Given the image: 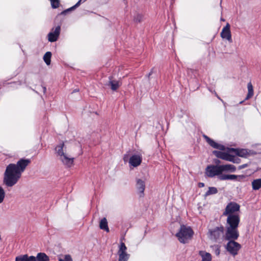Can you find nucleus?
I'll return each mask as SVG.
<instances>
[{
    "instance_id": "nucleus-5",
    "label": "nucleus",
    "mask_w": 261,
    "mask_h": 261,
    "mask_svg": "<svg viewBox=\"0 0 261 261\" xmlns=\"http://www.w3.org/2000/svg\"><path fill=\"white\" fill-rule=\"evenodd\" d=\"M224 227L222 225L210 229L207 233L208 237L212 240L217 241L223 236Z\"/></svg>"
},
{
    "instance_id": "nucleus-38",
    "label": "nucleus",
    "mask_w": 261,
    "mask_h": 261,
    "mask_svg": "<svg viewBox=\"0 0 261 261\" xmlns=\"http://www.w3.org/2000/svg\"><path fill=\"white\" fill-rule=\"evenodd\" d=\"M238 160H239V159H236L235 158H234V161H236L237 162L236 163H239V161Z\"/></svg>"
},
{
    "instance_id": "nucleus-21",
    "label": "nucleus",
    "mask_w": 261,
    "mask_h": 261,
    "mask_svg": "<svg viewBox=\"0 0 261 261\" xmlns=\"http://www.w3.org/2000/svg\"><path fill=\"white\" fill-rule=\"evenodd\" d=\"M35 261H49V258L45 253L40 252L35 256Z\"/></svg>"
},
{
    "instance_id": "nucleus-19",
    "label": "nucleus",
    "mask_w": 261,
    "mask_h": 261,
    "mask_svg": "<svg viewBox=\"0 0 261 261\" xmlns=\"http://www.w3.org/2000/svg\"><path fill=\"white\" fill-rule=\"evenodd\" d=\"M222 173L223 172H234L236 170V167L231 164L220 165Z\"/></svg>"
},
{
    "instance_id": "nucleus-36",
    "label": "nucleus",
    "mask_w": 261,
    "mask_h": 261,
    "mask_svg": "<svg viewBox=\"0 0 261 261\" xmlns=\"http://www.w3.org/2000/svg\"><path fill=\"white\" fill-rule=\"evenodd\" d=\"M124 161L125 162L127 161L126 156L125 155L123 158Z\"/></svg>"
},
{
    "instance_id": "nucleus-16",
    "label": "nucleus",
    "mask_w": 261,
    "mask_h": 261,
    "mask_svg": "<svg viewBox=\"0 0 261 261\" xmlns=\"http://www.w3.org/2000/svg\"><path fill=\"white\" fill-rule=\"evenodd\" d=\"M203 137L206 142L213 148L218 149L220 150H225V147L224 145L217 143L206 135H203Z\"/></svg>"
},
{
    "instance_id": "nucleus-35",
    "label": "nucleus",
    "mask_w": 261,
    "mask_h": 261,
    "mask_svg": "<svg viewBox=\"0 0 261 261\" xmlns=\"http://www.w3.org/2000/svg\"><path fill=\"white\" fill-rule=\"evenodd\" d=\"M247 164H244L240 166V169H243L247 167Z\"/></svg>"
},
{
    "instance_id": "nucleus-9",
    "label": "nucleus",
    "mask_w": 261,
    "mask_h": 261,
    "mask_svg": "<svg viewBox=\"0 0 261 261\" xmlns=\"http://www.w3.org/2000/svg\"><path fill=\"white\" fill-rule=\"evenodd\" d=\"M226 226L227 227H238L240 221L239 215L226 216Z\"/></svg>"
},
{
    "instance_id": "nucleus-7",
    "label": "nucleus",
    "mask_w": 261,
    "mask_h": 261,
    "mask_svg": "<svg viewBox=\"0 0 261 261\" xmlns=\"http://www.w3.org/2000/svg\"><path fill=\"white\" fill-rule=\"evenodd\" d=\"M240 208V206L239 204L234 202H231L226 206L225 211L223 213V215L226 216L231 215H239L238 212L239 211Z\"/></svg>"
},
{
    "instance_id": "nucleus-22",
    "label": "nucleus",
    "mask_w": 261,
    "mask_h": 261,
    "mask_svg": "<svg viewBox=\"0 0 261 261\" xmlns=\"http://www.w3.org/2000/svg\"><path fill=\"white\" fill-rule=\"evenodd\" d=\"M200 256L202 258L201 261H211L212 256L210 253L206 252L204 251H200L199 253Z\"/></svg>"
},
{
    "instance_id": "nucleus-31",
    "label": "nucleus",
    "mask_w": 261,
    "mask_h": 261,
    "mask_svg": "<svg viewBox=\"0 0 261 261\" xmlns=\"http://www.w3.org/2000/svg\"><path fill=\"white\" fill-rule=\"evenodd\" d=\"M59 261H73L71 256L69 254H66L63 258H60Z\"/></svg>"
},
{
    "instance_id": "nucleus-10",
    "label": "nucleus",
    "mask_w": 261,
    "mask_h": 261,
    "mask_svg": "<svg viewBox=\"0 0 261 261\" xmlns=\"http://www.w3.org/2000/svg\"><path fill=\"white\" fill-rule=\"evenodd\" d=\"M126 250L127 248L125 244L121 242L119 247L118 251V254L119 255L118 261H127L129 257V254L127 253Z\"/></svg>"
},
{
    "instance_id": "nucleus-23",
    "label": "nucleus",
    "mask_w": 261,
    "mask_h": 261,
    "mask_svg": "<svg viewBox=\"0 0 261 261\" xmlns=\"http://www.w3.org/2000/svg\"><path fill=\"white\" fill-rule=\"evenodd\" d=\"M99 227L101 229L104 230L107 232L109 231L107 220L106 218H103L100 220L99 223Z\"/></svg>"
},
{
    "instance_id": "nucleus-39",
    "label": "nucleus",
    "mask_w": 261,
    "mask_h": 261,
    "mask_svg": "<svg viewBox=\"0 0 261 261\" xmlns=\"http://www.w3.org/2000/svg\"><path fill=\"white\" fill-rule=\"evenodd\" d=\"M220 161L218 160L216 162V163L219 164V163H220Z\"/></svg>"
},
{
    "instance_id": "nucleus-37",
    "label": "nucleus",
    "mask_w": 261,
    "mask_h": 261,
    "mask_svg": "<svg viewBox=\"0 0 261 261\" xmlns=\"http://www.w3.org/2000/svg\"><path fill=\"white\" fill-rule=\"evenodd\" d=\"M199 185H200V187H203L204 186V184L203 183H200Z\"/></svg>"
},
{
    "instance_id": "nucleus-34",
    "label": "nucleus",
    "mask_w": 261,
    "mask_h": 261,
    "mask_svg": "<svg viewBox=\"0 0 261 261\" xmlns=\"http://www.w3.org/2000/svg\"><path fill=\"white\" fill-rule=\"evenodd\" d=\"M220 248H219V247H218V246H217V248H216V249L215 250V254L217 255H219V254H220Z\"/></svg>"
},
{
    "instance_id": "nucleus-27",
    "label": "nucleus",
    "mask_w": 261,
    "mask_h": 261,
    "mask_svg": "<svg viewBox=\"0 0 261 261\" xmlns=\"http://www.w3.org/2000/svg\"><path fill=\"white\" fill-rule=\"evenodd\" d=\"M51 56V54L50 52H47L44 55L43 59L45 63L48 65L50 64V58Z\"/></svg>"
},
{
    "instance_id": "nucleus-1",
    "label": "nucleus",
    "mask_w": 261,
    "mask_h": 261,
    "mask_svg": "<svg viewBox=\"0 0 261 261\" xmlns=\"http://www.w3.org/2000/svg\"><path fill=\"white\" fill-rule=\"evenodd\" d=\"M30 162V159H21L16 164L8 165L4 174V184L8 187H12L16 185Z\"/></svg>"
},
{
    "instance_id": "nucleus-33",
    "label": "nucleus",
    "mask_w": 261,
    "mask_h": 261,
    "mask_svg": "<svg viewBox=\"0 0 261 261\" xmlns=\"http://www.w3.org/2000/svg\"><path fill=\"white\" fill-rule=\"evenodd\" d=\"M143 16L141 15H137L135 18L136 22H141L142 20Z\"/></svg>"
},
{
    "instance_id": "nucleus-3",
    "label": "nucleus",
    "mask_w": 261,
    "mask_h": 261,
    "mask_svg": "<svg viewBox=\"0 0 261 261\" xmlns=\"http://www.w3.org/2000/svg\"><path fill=\"white\" fill-rule=\"evenodd\" d=\"M194 232L190 227L182 225L176 233L178 241L183 244L187 243L192 239Z\"/></svg>"
},
{
    "instance_id": "nucleus-11",
    "label": "nucleus",
    "mask_w": 261,
    "mask_h": 261,
    "mask_svg": "<svg viewBox=\"0 0 261 261\" xmlns=\"http://www.w3.org/2000/svg\"><path fill=\"white\" fill-rule=\"evenodd\" d=\"M142 161V155L140 153L134 154L131 155L129 159L128 163L129 167H137L139 166Z\"/></svg>"
},
{
    "instance_id": "nucleus-13",
    "label": "nucleus",
    "mask_w": 261,
    "mask_h": 261,
    "mask_svg": "<svg viewBox=\"0 0 261 261\" xmlns=\"http://www.w3.org/2000/svg\"><path fill=\"white\" fill-rule=\"evenodd\" d=\"M60 30L61 28L60 26H57L55 29H52L50 32H49L47 35L48 41L50 42L56 41L59 37Z\"/></svg>"
},
{
    "instance_id": "nucleus-26",
    "label": "nucleus",
    "mask_w": 261,
    "mask_h": 261,
    "mask_svg": "<svg viewBox=\"0 0 261 261\" xmlns=\"http://www.w3.org/2000/svg\"><path fill=\"white\" fill-rule=\"evenodd\" d=\"M252 187L254 190H258L261 188V178L256 179L252 181Z\"/></svg>"
},
{
    "instance_id": "nucleus-8",
    "label": "nucleus",
    "mask_w": 261,
    "mask_h": 261,
    "mask_svg": "<svg viewBox=\"0 0 261 261\" xmlns=\"http://www.w3.org/2000/svg\"><path fill=\"white\" fill-rule=\"evenodd\" d=\"M235 240H229L226 246V249L228 252L233 256L236 255L239 250L241 249V245Z\"/></svg>"
},
{
    "instance_id": "nucleus-12",
    "label": "nucleus",
    "mask_w": 261,
    "mask_h": 261,
    "mask_svg": "<svg viewBox=\"0 0 261 261\" xmlns=\"http://www.w3.org/2000/svg\"><path fill=\"white\" fill-rule=\"evenodd\" d=\"M213 153L214 155H215L218 158L225 161L232 162L233 163H237V162L234 161V156L230 155L228 153L218 150H215L213 152Z\"/></svg>"
},
{
    "instance_id": "nucleus-25",
    "label": "nucleus",
    "mask_w": 261,
    "mask_h": 261,
    "mask_svg": "<svg viewBox=\"0 0 261 261\" xmlns=\"http://www.w3.org/2000/svg\"><path fill=\"white\" fill-rule=\"evenodd\" d=\"M248 94L245 98V100L249 99L251 98L254 94L253 86L251 82H249L247 85Z\"/></svg>"
},
{
    "instance_id": "nucleus-24",
    "label": "nucleus",
    "mask_w": 261,
    "mask_h": 261,
    "mask_svg": "<svg viewBox=\"0 0 261 261\" xmlns=\"http://www.w3.org/2000/svg\"><path fill=\"white\" fill-rule=\"evenodd\" d=\"M109 85L112 90H116L121 85V83L118 81L113 80L109 82Z\"/></svg>"
},
{
    "instance_id": "nucleus-4",
    "label": "nucleus",
    "mask_w": 261,
    "mask_h": 261,
    "mask_svg": "<svg viewBox=\"0 0 261 261\" xmlns=\"http://www.w3.org/2000/svg\"><path fill=\"white\" fill-rule=\"evenodd\" d=\"M205 174L209 177H214L217 176L218 178L223 175L222 173L221 166L220 165H208L205 169Z\"/></svg>"
},
{
    "instance_id": "nucleus-15",
    "label": "nucleus",
    "mask_w": 261,
    "mask_h": 261,
    "mask_svg": "<svg viewBox=\"0 0 261 261\" xmlns=\"http://www.w3.org/2000/svg\"><path fill=\"white\" fill-rule=\"evenodd\" d=\"M230 28L229 24L227 23L226 25L222 29L220 36L222 39H226L229 42H232V40Z\"/></svg>"
},
{
    "instance_id": "nucleus-32",
    "label": "nucleus",
    "mask_w": 261,
    "mask_h": 261,
    "mask_svg": "<svg viewBox=\"0 0 261 261\" xmlns=\"http://www.w3.org/2000/svg\"><path fill=\"white\" fill-rule=\"evenodd\" d=\"M86 1L87 0H79V2L74 6H73L72 7H71L70 8L68 9L67 11H69V10L74 9L76 7H78L81 4V3L84 2Z\"/></svg>"
},
{
    "instance_id": "nucleus-40",
    "label": "nucleus",
    "mask_w": 261,
    "mask_h": 261,
    "mask_svg": "<svg viewBox=\"0 0 261 261\" xmlns=\"http://www.w3.org/2000/svg\"><path fill=\"white\" fill-rule=\"evenodd\" d=\"M43 91H44V92H45V91H46V88L45 87H43Z\"/></svg>"
},
{
    "instance_id": "nucleus-43",
    "label": "nucleus",
    "mask_w": 261,
    "mask_h": 261,
    "mask_svg": "<svg viewBox=\"0 0 261 261\" xmlns=\"http://www.w3.org/2000/svg\"><path fill=\"white\" fill-rule=\"evenodd\" d=\"M243 102V101H242L240 102V104H242Z\"/></svg>"
},
{
    "instance_id": "nucleus-28",
    "label": "nucleus",
    "mask_w": 261,
    "mask_h": 261,
    "mask_svg": "<svg viewBox=\"0 0 261 261\" xmlns=\"http://www.w3.org/2000/svg\"><path fill=\"white\" fill-rule=\"evenodd\" d=\"M218 192V190L215 187H210L208 191L206 192L205 195L208 196L212 194H216Z\"/></svg>"
},
{
    "instance_id": "nucleus-41",
    "label": "nucleus",
    "mask_w": 261,
    "mask_h": 261,
    "mask_svg": "<svg viewBox=\"0 0 261 261\" xmlns=\"http://www.w3.org/2000/svg\"><path fill=\"white\" fill-rule=\"evenodd\" d=\"M217 97L218 98V99H219L220 100H221V101H222V100L217 95Z\"/></svg>"
},
{
    "instance_id": "nucleus-29",
    "label": "nucleus",
    "mask_w": 261,
    "mask_h": 261,
    "mask_svg": "<svg viewBox=\"0 0 261 261\" xmlns=\"http://www.w3.org/2000/svg\"><path fill=\"white\" fill-rule=\"evenodd\" d=\"M5 197V191L3 187L0 186V203H2Z\"/></svg>"
},
{
    "instance_id": "nucleus-30",
    "label": "nucleus",
    "mask_w": 261,
    "mask_h": 261,
    "mask_svg": "<svg viewBox=\"0 0 261 261\" xmlns=\"http://www.w3.org/2000/svg\"><path fill=\"white\" fill-rule=\"evenodd\" d=\"M51 7L53 8H57L59 5V0H50Z\"/></svg>"
},
{
    "instance_id": "nucleus-2",
    "label": "nucleus",
    "mask_w": 261,
    "mask_h": 261,
    "mask_svg": "<svg viewBox=\"0 0 261 261\" xmlns=\"http://www.w3.org/2000/svg\"><path fill=\"white\" fill-rule=\"evenodd\" d=\"M55 150L59 159L63 165L67 167H71L73 165L74 159L66 152V147L64 143H61L58 145L56 147Z\"/></svg>"
},
{
    "instance_id": "nucleus-18",
    "label": "nucleus",
    "mask_w": 261,
    "mask_h": 261,
    "mask_svg": "<svg viewBox=\"0 0 261 261\" xmlns=\"http://www.w3.org/2000/svg\"><path fill=\"white\" fill-rule=\"evenodd\" d=\"M244 176L243 175H237L234 174H223L219 177V179L221 180H236L238 178H243Z\"/></svg>"
},
{
    "instance_id": "nucleus-6",
    "label": "nucleus",
    "mask_w": 261,
    "mask_h": 261,
    "mask_svg": "<svg viewBox=\"0 0 261 261\" xmlns=\"http://www.w3.org/2000/svg\"><path fill=\"white\" fill-rule=\"evenodd\" d=\"M226 231L224 235L226 240H236L239 237V232L238 227H231L225 226Z\"/></svg>"
},
{
    "instance_id": "nucleus-42",
    "label": "nucleus",
    "mask_w": 261,
    "mask_h": 261,
    "mask_svg": "<svg viewBox=\"0 0 261 261\" xmlns=\"http://www.w3.org/2000/svg\"><path fill=\"white\" fill-rule=\"evenodd\" d=\"M221 21H224L225 20H224L223 18H221Z\"/></svg>"
},
{
    "instance_id": "nucleus-20",
    "label": "nucleus",
    "mask_w": 261,
    "mask_h": 261,
    "mask_svg": "<svg viewBox=\"0 0 261 261\" xmlns=\"http://www.w3.org/2000/svg\"><path fill=\"white\" fill-rule=\"evenodd\" d=\"M15 261H35V256L23 254L15 257Z\"/></svg>"
},
{
    "instance_id": "nucleus-14",
    "label": "nucleus",
    "mask_w": 261,
    "mask_h": 261,
    "mask_svg": "<svg viewBox=\"0 0 261 261\" xmlns=\"http://www.w3.org/2000/svg\"><path fill=\"white\" fill-rule=\"evenodd\" d=\"M228 151L229 152H232L239 156L245 158L252 154V152L251 150L246 149L228 148Z\"/></svg>"
},
{
    "instance_id": "nucleus-17",
    "label": "nucleus",
    "mask_w": 261,
    "mask_h": 261,
    "mask_svg": "<svg viewBox=\"0 0 261 261\" xmlns=\"http://www.w3.org/2000/svg\"><path fill=\"white\" fill-rule=\"evenodd\" d=\"M136 187L140 196H143L144 194V191L145 190V182L141 179H137Z\"/></svg>"
}]
</instances>
